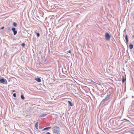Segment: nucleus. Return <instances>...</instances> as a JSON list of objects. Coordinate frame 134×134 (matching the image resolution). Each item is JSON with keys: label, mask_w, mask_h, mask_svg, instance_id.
<instances>
[{"label": "nucleus", "mask_w": 134, "mask_h": 134, "mask_svg": "<svg viewBox=\"0 0 134 134\" xmlns=\"http://www.w3.org/2000/svg\"><path fill=\"white\" fill-rule=\"evenodd\" d=\"M111 93H110L107 94L106 96L105 99H103L101 102V104H103L104 103L107 101L108 100L110 99V96Z\"/></svg>", "instance_id": "nucleus-2"}, {"label": "nucleus", "mask_w": 134, "mask_h": 134, "mask_svg": "<svg viewBox=\"0 0 134 134\" xmlns=\"http://www.w3.org/2000/svg\"><path fill=\"white\" fill-rule=\"evenodd\" d=\"M126 78H125V77L123 76H122V83H124V82L126 81Z\"/></svg>", "instance_id": "nucleus-11"}, {"label": "nucleus", "mask_w": 134, "mask_h": 134, "mask_svg": "<svg viewBox=\"0 0 134 134\" xmlns=\"http://www.w3.org/2000/svg\"><path fill=\"white\" fill-rule=\"evenodd\" d=\"M133 53H134V52H133Z\"/></svg>", "instance_id": "nucleus-32"}, {"label": "nucleus", "mask_w": 134, "mask_h": 134, "mask_svg": "<svg viewBox=\"0 0 134 134\" xmlns=\"http://www.w3.org/2000/svg\"><path fill=\"white\" fill-rule=\"evenodd\" d=\"M46 134H51L49 132H47L46 133Z\"/></svg>", "instance_id": "nucleus-24"}, {"label": "nucleus", "mask_w": 134, "mask_h": 134, "mask_svg": "<svg viewBox=\"0 0 134 134\" xmlns=\"http://www.w3.org/2000/svg\"><path fill=\"white\" fill-rule=\"evenodd\" d=\"M109 92H110V93H111V92H110V91H109Z\"/></svg>", "instance_id": "nucleus-30"}, {"label": "nucleus", "mask_w": 134, "mask_h": 134, "mask_svg": "<svg viewBox=\"0 0 134 134\" xmlns=\"http://www.w3.org/2000/svg\"><path fill=\"white\" fill-rule=\"evenodd\" d=\"M125 38L126 41V43L127 44L128 43V36L126 35V36L125 37Z\"/></svg>", "instance_id": "nucleus-9"}, {"label": "nucleus", "mask_w": 134, "mask_h": 134, "mask_svg": "<svg viewBox=\"0 0 134 134\" xmlns=\"http://www.w3.org/2000/svg\"><path fill=\"white\" fill-rule=\"evenodd\" d=\"M6 30H8L9 31H10V27H7L6 28Z\"/></svg>", "instance_id": "nucleus-19"}, {"label": "nucleus", "mask_w": 134, "mask_h": 134, "mask_svg": "<svg viewBox=\"0 0 134 134\" xmlns=\"http://www.w3.org/2000/svg\"><path fill=\"white\" fill-rule=\"evenodd\" d=\"M67 52H68V53H71V52L69 50V51H67Z\"/></svg>", "instance_id": "nucleus-25"}, {"label": "nucleus", "mask_w": 134, "mask_h": 134, "mask_svg": "<svg viewBox=\"0 0 134 134\" xmlns=\"http://www.w3.org/2000/svg\"><path fill=\"white\" fill-rule=\"evenodd\" d=\"M130 48L131 49H132L133 48V45L132 44H131L129 45Z\"/></svg>", "instance_id": "nucleus-12"}, {"label": "nucleus", "mask_w": 134, "mask_h": 134, "mask_svg": "<svg viewBox=\"0 0 134 134\" xmlns=\"http://www.w3.org/2000/svg\"><path fill=\"white\" fill-rule=\"evenodd\" d=\"M7 81L4 78L1 79L0 80V83L3 84H6L7 83Z\"/></svg>", "instance_id": "nucleus-4"}, {"label": "nucleus", "mask_w": 134, "mask_h": 134, "mask_svg": "<svg viewBox=\"0 0 134 134\" xmlns=\"http://www.w3.org/2000/svg\"><path fill=\"white\" fill-rule=\"evenodd\" d=\"M12 91H13V92H15V90H13Z\"/></svg>", "instance_id": "nucleus-28"}, {"label": "nucleus", "mask_w": 134, "mask_h": 134, "mask_svg": "<svg viewBox=\"0 0 134 134\" xmlns=\"http://www.w3.org/2000/svg\"><path fill=\"white\" fill-rule=\"evenodd\" d=\"M128 134H129V132H128Z\"/></svg>", "instance_id": "nucleus-31"}, {"label": "nucleus", "mask_w": 134, "mask_h": 134, "mask_svg": "<svg viewBox=\"0 0 134 134\" xmlns=\"http://www.w3.org/2000/svg\"><path fill=\"white\" fill-rule=\"evenodd\" d=\"M13 25L14 26V27H16L17 26V24L15 22H14L13 23Z\"/></svg>", "instance_id": "nucleus-15"}, {"label": "nucleus", "mask_w": 134, "mask_h": 134, "mask_svg": "<svg viewBox=\"0 0 134 134\" xmlns=\"http://www.w3.org/2000/svg\"><path fill=\"white\" fill-rule=\"evenodd\" d=\"M13 96L14 97H16V94L15 93H14L13 94Z\"/></svg>", "instance_id": "nucleus-21"}, {"label": "nucleus", "mask_w": 134, "mask_h": 134, "mask_svg": "<svg viewBox=\"0 0 134 134\" xmlns=\"http://www.w3.org/2000/svg\"><path fill=\"white\" fill-rule=\"evenodd\" d=\"M53 133L57 134H59L60 129L59 127L57 126H54L53 127Z\"/></svg>", "instance_id": "nucleus-1"}, {"label": "nucleus", "mask_w": 134, "mask_h": 134, "mask_svg": "<svg viewBox=\"0 0 134 134\" xmlns=\"http://www.w3.org/2000/svg\"><path fill=\"white\" fill-rule=\"evenodd\" d=\"M41 53H42V52L41 51H39V53H38L39 55L40 54H41Z\"/></svg>", "instance_id": "nucleus-22"}, {"label": "nucleus", "mask_w": 134, "mask_h": 134, "mask_svg": "<svg viewBox=\"0 0 134 134\" xmlns=\"http://www.w3.org/2000/svg\"><path fill=\"white\" fill-rule=\"evenodd\" d=\"M125 122H122V124H123V123H124Z\"/></svg>", "instance_id": "nucleus-27"}, {"label": "nucleus", "mask_w": 134, "mask_h": 134, "mask_svg": "<svg viewBox=\"0 0 134 134\" xmlns=\"http://www.w3.org/2000/svg\"><path fill=\"white\" fill-rule=\"evenodd\" d=\"M51 127H46V128H44L42 130V131H44L46 130H48L51 129Z\"/></svg>", "instance_id": "nucleus-7"}, {"label": "nucleus", "mask_w": 134, "mask_h": 134, "mask_svg": "<svg viewBox=\"0 0 134 134\" xmlns=\"http://www.w3.org/2000/svg\"><path fill=\"white\" fill-rule=\"evenodd\" d=\"M124 120H125L126 121V124H127L128 125L130 124V121L129 120L125 119H124L123 120H121V121L119 120L118 122H120V121H121Z\"/></svg>", "instance_id": "nucleus-6"}, {"label": "nucleus", "mask_w": 134, "mask_h": 134, "mask_svg": "<svg viewBox=\"0 0 134 134\" xmlns=\"http://www.w3.org/2000/svg\"><path fill=\"white\" fill-rule=\"evenodd\" d=\"M132 37H133V38H134V35H133V36H132Z\"/></svg>", "instance_id": "nucleus-29"}, {"label": "nucleus", "mask_w": 134, "mask_h": 134, "mask_svg": "<svg viewBox=\"0 0 134 134\" xmlns=\"http://www.w3.org/2000/svg\"><path fill=\"white\" fill-rule=\"evenodd\" d=\"M129 132V134H134V131H131Z\"/></svg>", "instance_id": "nucleus-16"}, {"label": "nucleus", "mask_w": 134, "mask_h": 134, "mask_svg": "<svg viewBox=\"0 0 134 134\" xmlns=\"http://www.w3.org/2000/svg\"><path fill=\"white\" fill-rule=\"evenodd\" d=\"M105 37L106 40L108 41L110 40L111 36L109 33L108 32H106L105 34Z\"/></svg>", "instance_id": "nucleus-3"}, {"label": "nucleus", "mask_w": 134, "mask_h": 134, "mask_svg": "<svg viewBox=\"0 0 134 134\" xmlns=\"http://www.w3.org/2000/svg\"><path fill=\"white\" fill-rule=\"evenodd\" d=\"M21 98L23 100H24L25 99V97L23 95H21Z\"/></svg>", "instance_id": "nucleus-17"}, {"label": "nucleus", "mask_w": 134, "mask_h": 134, "mask_svg": "<svg viewBox=\"0 0 134 134\" xmlns=\"http://www.w3.org/2000/svg\"><path fill=\"white\" fill-rule=\"evenodd\" d=\"M35 33H36L37 35V36L38 37H39L40 36V34L39 33L36 32L35 31Z\"/></svg>", "instance_id": "nucleus-18"}, {"label": "nucleus", "mask_w": 134, "mask_h": 134, "mask_svg": "<svg viewBox=\"0 0 134 134\" xmlns=\"http://www.w3.org/2000/svg\"><path fill=\"white\" fill-rule=\"evenodd\" d=\"M16 29L14 27H13L12 29V30L13 32L14 35H16L17 33V31L15 30Z\"/></svg>", "instance_id": "nucleus-5"}, {"label": "nucleus", "mask_w": 134, "mask_h": 134, "mask_svg": "<svg viewBox=\"0 0 134 134\" xmlns=\"http://www.w3.org/2000/svg\"><path fill=\"white\" fill-rule=\"evenodd\" d=\"M21 46L23 47L24 48H25V43H23L21 44Z\"/></svg>", "instance_id": "nucleus-20"}, {"label": "nucleus", "mask_w": 134, "mask_h": 134, "mask_svg": "<svg viewBox=\"0 0 134 134\" xmlns=\"http://www.w3.org/2000/svg\"><path fill=\"white\" fill-rule=\"evenodd\" d=\"M38 122H37L35 123V126L36 128V129H37L38 130Z\"/></svg>", "instance_id": "nucleus-8"}, {"label": "nucleus", "mask_w": 134, "mask_h": 134, "mask_svg": "<svg viewBox=\"0 0 134 134\" xmlns=\"http://www.w3.org/2000/svg\"><path fill=\"white\" fill-rule=\"evenodd\" d=\"M68 104L70 106H72V103L70 101H68Z\"/></svg>", "instance_id": "nucleus-13"}, {"label": "nucleus", "mask_w": 134, "mask_h": 134, "mask_svg": "<svg viewBox=\"0 0 134 134\" xmlns=\"http://www.w3.org/2000/svg\"><path fill=\"white\" fill-rule=\"evenodd\" d=\"M47 115V114H41L40 116V117H44L46 115Z\"/></svg>", "instance_id": "nucleus-14"}, {"label": "nucleus", "mask_w": 134, "mask_h": 134, "mask_svg": "<svg viewBox=\"0 0 134 134\" xmlns=\"http://www.w3.org/2000/svg\"><path fill=\"white\" fill-rule=\"evenodd\" d=\"M4 27H2L1 28V29H4Z\"/></svg>", "instance_id": "nucleus-23"}, {"label": "nucleus", "mask_w": 134, "mask_h": 134, "mask_svg": "<svg viewBox=\"0 0 134 134\" xmlns=\"http://www.w3.org/2000/svg\"><path fill=\"white\" fill-rule=\"evenodd\" d=\"M126 125H125L124 126H123V127H124V128H125L126 127H125V126Z\"/></svg>", "instance_id": "nucleus-26"}, {"label": "nucleus", "mask_w": 134, "mask_h": 134, "mask_svg": "<svg viewBox=\"0 0 134 134\" xmlns=\"http://www.w3.org/2000/svg\"><path fill=\"white\" fill-rule=\"evenodd\" d=\"M35 80L38 82H40L41 81V79L39 78H36Z\"/></svg>", "instance_id": "nucleus-10"}]
</instances>
